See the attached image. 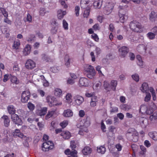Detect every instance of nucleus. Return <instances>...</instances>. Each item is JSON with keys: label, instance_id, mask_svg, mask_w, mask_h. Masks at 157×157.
Here are the masks:
<instances>
[{"label": "nucleus", "instance_id": "11", "mask_svg": "<svg viewBox=\"0 0 157 157\" xmlns=\"http://www.w3.org/2000/svg\"><path fill=\"white\" fill-rule=\"evenodd\" d=\"M153 109H140V112L143 114H152L154 113Z\"/></svg>", "mask_w": 157, "mask_h": 157}, {"label": "nucleus", "instance_id": "9", "mask_svg": "<svg viewBox=\"0 0 157 157\" xmlns=\"http://www.w3.org/2000/svg\"><path fill=\"white\" fill-rule=\"evenodd\" d=\"M25 66L26 68L32 69L35 67V64L33 61L29 59L25 63Z\"/></svg>", "mask_w": 157, "mask_h": 157}, {"label": "nucleus", "instance_id": "36", "mask_svg": "<svg viewBox=\"0 0 157 157\" xmlns=\"http://www.w3.org/2000/svg\"><path fill=\"white\" fill-rule=\"evenodd\" d=\"M62 91L59 89H56L55 91L54 94L55 95L57 96H59L62 94Z\"/></svg>", "mask_w": 157, "mask_h": 157}, {"label": "nucleus", "instance_id": "44", "mask_svg": "<svg viewBox=\"0 0 157 157\" xmlns=\"http://www.w3.org/2000/svg\"><path fill=\"white\" fill-rule=\"evenodd\" d=\"M54 113V112L53 111L48 112L45 117L46 119H48L50 118L53 115Z\"/></svg>", "mask_w": 157, "mask_h": 157}, {"label": "nucleus", "instance_id": "5", "mask_svg": "<svg viewBox=\"0 0 157 157\" xmlns=\"http://www.w3.org/2000/svg\"><path fill=\"white\" fill-rule=\"evenodd\" d=\"M30 93L29 91L28 90L24 91L21 94V101L22 102H26L29 99Z\"/></svg>", "mask_w": 157, "mask_h": 157}, {"label": "nucleus", "instance_id": "39", "mask_svg": "<svg viewBox=\"0 0 157 157\" xmlns=\"http://www.w3.org/2000/svg\"><path fill=\"white\" fill-rule=\"evenodd\" d=\"M95 72L92 71V72H90V73H88L86 74L87 77L90 78L92 79L93 78L94 76L95 75Z\"/></svg>", "mask_w": 157, "mask_h": 157}, {"label": "nucleus", "instance_id": "48", "mask_svg": "<svg viewBox=\"0 0 157 157\" xmlns=\"http://www.w3.org/2000/svg\"><path fill=\"white\" fill-rule=\"evenodd\" d=\"M79 10L80 8L79 6H76L75 9V15L77 17H78L79 15Z\"/></svg>", "mask_w": 157, "mask_h": 157}, {"label": "nucleus", "instance_id": "38", "mask_svg": "<svg viewBox=\"0 0 157 157\" xmlns=\"http://www.w3.org/2000/svg\"><path fill=\"white\" fill-rule=\"evenodd\" d=\"M140 148L141 150V151L140 152V154L141 155H144L146 152V149L145 147L143 145H141L140 146Z\"/></svg>", "mask_w": 157, "mask_h": 157}, {"label": "nucleus", "instance_id": "13", "mask_svg": "<svg viewBox=\"0 0 157 157\" xmlns=\"http://www.w3.org/2000/svg\"><path fill=\"white\" fill-rule=\"evenodd\" d=\"M138 138L139 133L137 132L128 138L130 140L133 142H137L138 140Z\"/></svg>", "mask_w": 157, "mask_h": 157}, {"label": "nucleus", "instance_id": "8", "mask_svg": "<svg viewBox=\"0 0 157 157\" xmlns=\"http://www.w3.org/2000/svg\"><path fill=\"white\" fill-rule=\"evenodd\" d=\"M119 52L121 55L124 57L129 52V50L127 47L123 46L119 49Z\"/></svg>", "mask_w": 157, "mask_h": 157}, {"label": "nucleus", "instance_id": "16", "mask_svg": "<svg viewBox=\"0 0 157 157\" xmlns=\"http://www.w3.org/2000/svg\"><path fill=\"white\" fill-rule=\"evenodd\" d=\"M136 132H137V131L134 128H130L127 131L126 134V136L128 138L131 136L133 135Z\"/></svg>", "mask_w": 157, "mask_h": 157}, {"label": "nucleus", "instance_id": "30", "mask_svg": "<svg viewBox=\"0 0 157 157\" xmlns=\"http://www.w3.org/2000/svg\"><path fill=\"white\" fill-rule=\"evenodd\" d=\"M97 151L98 153L103 154L106 151V148L104 146H101L99 147H97Z\"/></svg>", "mask_w": 157, "mask_h": 157}, {"label": "nucleus", "instance_id": "56", "mask_svg": "<svg viewBox=\"0 0 157 157\" xmlns=\"http://www.w3.org/2000/svg\"><path fill=\"white\" fill-rule=\"evenodd\" d=\"M42 59L43 60L46 62H48L50 60L49 58H48L45 54L42 55Z\"/></svg>", "mask_w": 157, "mask_h": 157}, {"label": "nucleus", "instance_id": "40", "mask_svg": "<svg viewBox=\"0 0 157 157\" xmlns=\"http://www.w3.org/2000/svg\"><path fill=\"white\" fill-rule=\"evenodd\" d=\"M137 122L138 124H140V123L141 121H146L147 119L143 117H139L137 120Z\"/></svg>", "mask_w": 157, "mask_h": 157}, {"label": "nucleus", "instance_id": "34", "mask_svg": "<svg viewBox=\"0 0 157 157\" xmlns=\"http://www.w3.org/2000/svg\"><path fill=\"white\" fill-rule=\"evenodd\" d=\"M0 13H2L5 17H7L8 16L7 12L4 8H0Z\"/></svg>", "mask_w": 157, "mask_h": 157}, {"label": "nucleus", "instance_id": "26", "mask_svg": "<svg viewBox=\"0 0 157 157\" xmlns=\"http://www.w3.org/2000/svg\"><path fill=\"white\" fill-rule=\"evenodd\" d=\"M30 45L27 44L24 49V51H23L24 55L26 56L29 54L30 52Z\"/></svg>", "mask_w": 157, "mask_h": 157}, {"label": "nucleus", "instance_id": "18", "mask_svg": "<svg viewBox=\"0 0 157 157\" xmlns=\"http://www.w3.org/2000/svg\"><path fill=\"white\" fill-rule=\"evenodd\" d=\"M148 135L150 137L154 140H157V132L153 131L149 132Z\"/></svg>", "mask_w": 157, "mask_h": 157}, {"label": "nucleus", "instance_id": "46", "mask_svg": "<svg viewBox=\"0 0 157 157\" xmlns=\"http://www.w3.org/2000/svg\"><path fill=\"white\" fill-rule=\"evenodd\" d=\"M101 130H102V131L103 132H106V126L105 124H104V123H103V121H102L101 123Z\"/></svg>", "mask_w": 157, "mask_h": 157}, {"label": "nucleus", "instance_id": "6", "mask_svg": "<svg viewBox=\"0 0 157 157\" xmlns=\"http://www.w3.org/2000/svg\"><path fill=\"white\" fill-rule=\"evenodd\" d=\"M11 118L12 121L15 124H17L18 126L21 125L22 124L23 122L17 115H11Z\"/></svg>", "mask_w": 157, "mask_h": 157}, {"label": "nucleus", "instance_id": "28", "mask_svg": "<svg viewBox=\"0 0 157 157\" xmlns=\"http://www.w3.org/2000/svg\"><path fill=\"white\" fill-rule=\"evenodd\" d=\"M150 19L151 21H154L157 17V14L153 11L151 12L150 14Z\"/></svg>", "mask_w": 157, "mask_h": 157}, {"label": "nucleus", "instance_id": "2", "mask_svg": "<svg viewBox=\"0 0 157 157\" xmlns=\"http://www.w3.org/2000/svg\"><path fill=\"white\" fill-rule=\"evenodd\" d=\"M130 28L133 31L136 32H140V29L142 28L141 24L136 21H131L129 24Z\"/></svg>", "mask_w": 157, "mask_h": 157}, {"label": "nucleus", "instance_id": "4", "mask_svg": "<svg viewBox=\"0 0 157 157\" xmlns=\"http://www.w3.org/2000/svg\"><path fill=\"white\" fill-rule=\"evenodd\" d=\"M47 101L49 103L50 107L55 106H58L61 105L62 104L61 102L57 103L56 100V98L50 96H48L46 98Z\"/></svg>", "mask_w": 157, "mask_h": 157}, {"label": "nucleus", "instance_id": "33", "mask_svg": "<svg viewBox=\"0 0 157 157\" xmlns=\"http://www.w3.org/2000/svg\"><path fill=\"white\" fill-rule=\"evenodd\" d=\"M111 86H112V89L115 91L116 90V87L117 85V81L116 80H112L111 82Z\"/></svg>", "mask_w": 157, "mask_h": 157}, {"label": "nucleus", "instance_id": "55", "mask_svg": "<svg viewBox=\"0 0 157 157\" xmlns=\"http://www.w3.org/2000/svg\"><path fill=\"white\" fill-rule=\"evenodd\" d=\"M68 24L65 20H63V26L65 29H68Z\"/></svg>", "mask_w": 157, "mask_h": 157}, {"label": "nucleus", "instance_id": "60", "mask_svg": "<svg viewBox=\"0 0 157 157\" xmlns=\"http://www.w3.org/2000/svg\"><path fill=\"white\" fill-rule=\"evenodd\" d=\"M93 39L96 41H98V40L99 38L97 35L96 34H94L91 35Z\"/></svg>", "mask_w": 157, "mask_h": 157}, {"label": "nucleus", "instance_id": "50", "mask_svg": "<svg viewBox=\"0 0 157 157\" xmlns=\"http://www.w3.org/2000/svg\"><path fill=\"white\" fill-rule=\"evenodd\" d=\"M94 6H96L98 8H100L101 6V4L100 3L99 1H95L94 3Z\"/></svg>", "mask_w": 157, "mask_h": 157}, {"label": "nucleus", "instance_id": "62", "mask_svg": "<svg viewBox=\"0 0 157 157\" xmlns=\"http://www.w3.org/2000/svg\"><path fill=\"white\" fill-rule=\"evenodd\" d=\"M93 28L95 30H99L100 29L99 25L98 24H95L93 26Z\"/></svg>", "mask_w": 157, "mask_h": 157}, {"label": "nucleus", "instance_id": "19", "mask_svg": "<svg viewBox=\"0 0 157 157\" xmlns=\"http://www.w3.org/2000/svg\"><path fill=\"white\" fill-rule=\"evenodd\" d=\"M60 135L62 136L63 138L65 139H69L71 136L70 132L69 131H65L62 132Z\"/></svg>", "mask_w": 157, "mask_h": 157}, {"label": "nucleus", "instance_id": "12", "mask_svg": "<svg viewBox=\"0 0 157 157\" xmlns=\"http://www.w3.org/2000/svg\"><path fill=\"white\" fill-rule=\"evenodd\" d=\"M89 3L88 1L82 0L80 2V6L82 9H86L88 7L91 8V6L88 5Z\"/></svg>", "mask_w": 157, "mask_h": 157}, {"label": "nucleus", "instance_id": "41", "mask_svg": "<svg viewBox=\"0 0 157 157\" xmlns=\"http://www.w3.org/2000/svg\"><path fill=\"white\" fill-rule=\"evenodd\" d=\"M132 78L136 82H138L139 81V77L137 74H135L132 75Z\"/></svg>", "mask_w": 157, "mask_h": 157}, {"label": "nucleus", "instance_id": "61", "mask_svg": "<svg viewBox=\"0 0 157 157\" xmlns=\"http://www.w3.org/2000/svg\"><path fill=\"white\" fill-rule=\"evenodd\" d=\"M144 145L147 147H149L151 146V144L150 142L147 140H146L144 141Z\"/></svg>", "mask_w": 157, "mask_h": 157}, {"label": "nucleus", "instance_id": "37", "mask_svg": "<svg viewBox=\"0 0 157 157\" xmlns=\"http://www.w3.org/2000/svg\"><path fill=\"white\" fill-rule=\"evenodd\" d=\"M68 122L67 121L65 120L63 121L60 124V125L62 128H64L68 125Z\"/></svg>", "mask_w": 157, "mask_h": 157}, {"label": "nucleus", "instance_id": "23", "mask_svg": "<svg viewBox=\"0 0 157 157\" xmlns=\"http://www.w3.org/2000/svg\"><path fill=\"white\" fill-rule=\"evenodd\" d=\"M73 114L72 111L70 109H68L64 111L63 115L65 117H69L72 116L73 115Z\"/></svg>", "mask_w": 157, "mask_h": 157}, {"label": "nucleus", "instance_id": "43", "mask_svg": "<svg viewBox=\"0 0 157 157\" xmlns=\"http://www.w3.org/2000/svg\"><path fill=\"white\" fill-rule=\"evenodd\" d=\"M70 146L72 150H75L74 149L76 148V146L75 144V142L74 141L72 140L70 142Z\"/></svg>", "mask_w": 157, "mask_h": 157}, {"label": "nucleus", "instance_id": "63", "mask_svg": "<svg viewBox=\"0 0 157 157\" xmlns=\"http://www.w3.org/2000/svg\"><path fill=\"white\" fill-rule=\"evenodd\" d=\"M85 115L84 111L83 110H80L79 111V116L80 117H83Z\"/></svg>", "mask_w": 157, "mask_h": 157}, {"label": "nucleus", "instance_id": "22", "mask_svg": "<svg viewBox=\"0 0 157 157\" xmlns=\"http://www.w3.org/2000/svg\"><path fill=\"white\" fill-rule=\"evenodd\" d=\"M148 84L146 82L144 83L140 88V90L143 93H147V91L148 90Z\"/></svg>", "mask_w": 157, "mask_h": 157}, {"label": "nucleus", "instance_id": "10", "mask_svg": "<svg viewBox=\"0 0 157 157\" xmlns=\"http://www.w3.org/2000/svg\"><path fill=\"white\" fill-rule=\"evenodd\" d=\"M64 153L67 155H71L72 157H77V152L75 150L71 151L69 149H67L64 151Z\"/></svg>", "mask_w": 157, "mask_h": 157}, {"label": "nucleus", "instance_id": "27", "mask_svg": "<svg viewBox=\"0 0 157 157\" xmlns=\"http://www.w3.org/2000/svg\"><path fill=\"white\" fill-rule=\"evenodd\" d=\"M105 10V12L106 14H108L109 13L112 11L113 9L112 6L109 4L108 5H106L104 8Z\"/></svg>", "mask_w": 157, "mask_h": 157}, {"label": "nucleus", "instance_id": "25", "mask_svg": "<svg viewBox=\"0 0 157 157\" xmlns=\"http://www.w3.org/2000/svg\"><path fill=\"white\" fill-rule=\"evenodd\" d=\"M57 17L59 19H61L66 14V12L65 11H63L61 10H58L57 12Z\"/></svg>", "mask_w": 157, "mask_h": 157}, {"label": "nucleus", "instance_id": "51", "mask_svg": "<svg viewBox=\"0 0 157 157\" xmlns=\"http://www.w3.org/2000/svg\"><path fill=\"white\" fill-rule=\"evenodd\" d=\"M59 2L60 3L61 6L63 7L64 8L66 9L67 7V6L65 3V1L59 0Z\"/></svg>", "mask_w": 157, "mask_h": 157}, {"label": "nucleus", "instance_id": "35", "mask_svg": "<svg viewBox=\"0 0 157 157\" xmlns=\"http://www.w3.org/2000/svg\"><path fill=\"white\" fill-rule=\"evenodd\" d=\"M86 71L87 73H90L92 71L95 72V70L93 67L91 65H89L88 67L86 69Z\"/></svg>", "mask_w": 157, "mask_h": 157}, {"label": "nucleus", "instance_id": "31", "mask_svg": "<svg viewBox=\"0 0 157 157\" xmlns=\"http://www.w3.org/2000/svg\"><path fill=\"white\" fill-rule=\"evenodd\" d=\"M90 8L88 7V8L85 9L83 14V17H87L89 15L90 12Z\"/></svg>", "mask_w": 157, "mask_h": 157}, {"label": "nucleus", "instance_id": "15", "mask_svg": "<svg viewBox=\"0 0 157 157\" xmlns=\"http://www.w3.org/2000/svg\"><path fill=\"white\" fill-rule=\"evenodd\" d=\"M79 83L81 86H86L88 85L87 79L84 78H81L79 80Z\"/></svg>", "mask_w": 157, "mask_h": 157}, {"label": "nucleus", "instance_id": "59", "mask_svg": "<svg viewBox=\"0 0 157 157\" xmlns=\"http://www.w3.org/2000/svg\"><path fill=\"white\" fill-rule=\"evenodd\" d=\"M101 83L100 82H98L95 85H94L93 88L94 89H97L98 87L101 86Z\"/></svg>", "mask_w": 157, "mask_h": 157}, {"label": "nucleus", "instance_id": "14", "mask_svg": "<svg viewBox=\"0 0 157 157\" xmlns=\"http://www.w3.org/2000/svg\"><path fill=\"white\" fill-rule=\"evenodd\" d=\"M1 118L4 121V125L6 127H8L10 124V120L8 116L6 115L3 116Z\"/></svg>", "mask_w": 157, "mask_h": 157}, {"label": "nucleus", "instance_id": "21", "mask_svg": "<svg viewBox=\"0 0 157 157\" xmlns=\"http://www.w3.org/2000/svg\"><path fill=\"white\" fill-rule=\"evenodd\" d=\"M13 135L14 136H18L22 138L24 136L23 134L21 132L20 130L19 129H16L13 132Z\"/></svg>", "mask_w": 157, "mask_h": 157}, {"label": "nucleus", "instance_id": "24", "mask_svg": "<svg viewBox=\"0 0 157 157\" xmlns=\"http://www.w3.org/2000/svg\"><path fill=\"white\" fill-rule=\"evenodd\" d=\"M131 147L133 152L132 156L135 157V152L137 151L139 149V146L136 144H133L131 145Z\"/></svg>", "mask_w": 157, "mask_h": 157}, {"label": "nucleus", "instance_id": "29", "mask_svg": "<svg viewBox=\"0 0 157 157\" xmlns=\"http://www.w3.org/2000/svg\"><path fill=\"white\" fill-rule=\"evenodd\" d=\"M149 119L151 121H154L157 119V112H155L149 117Z\"/></svg>", "mask_w": 157, "mask_h": 157}, {"label": "nucleus", "instance_id": "58", "mask_svg": "<svg viewBox=\"0 0 157 157\" xmlns=\"http://www.w3.org/2000/svg\"><path fill=\"white\" fill-rule=\"evenodd\" d=\"M115 147L118 151H120L122 150V146L120 144H116L115 145Z\"/></svg>", "mask_w": 157, "mask_h": 157}, {"label": "nucleus", "instance_id": "32", "mask_svg": "<svg viewBox=\"0 0 157 157\" xmlns=\"http://www.w3.org/2000/svg\"><path fill=\"white\" fill-rule=\"evenodd\" d=\"M11 81L13 83L17 84L19 83V81L17 78L15 76H12L10 78Z\"/></svg>", "mask_w": 157, "mask_h": 157}, {"label": "nucleus", "instance_id": "45", "mask_svg": "<svg viewBox=\"0 0 157 157\" xmlns=\"http://www.w3.org/2000/svg\"><path fill=\"white\" fill-rule=\"evenodd\" d=\"M71 95L70 94H67L66 96V99L67 101V102H69L71 101Z\"/></svg>", "mask_w": 157, "mask_h": 157}, {"label": "nucleus", "instance_id": "54", "mask_svg": "<svg viewBox=\"0 0 157 157\" xmlns=\"http://www.w3.org/2000/svg\"><path fill=\"white\" fill-rule=\"evenodd\" d=\"M75 83V80L70 78H68L67 81V84L70 85H72Z\"/></svg>", "mask_w": 157, "mask_h": 157}, {"label": "nucleus", "instance_id": "52", "mask_svg": "<svg viewBox=\"0 0 157 157\" xmlns=\"http://www.w3.org/2000/svg\"><path fill=\"white\" fill-rule=\"evenodd\" d=\"M103 86L105 89L106 90H107L110 87L109 83L106 81H104Z\"/></svg>", "mask_w": 157, "mask_h": 157}, {"label": "nucleus", "instance_id": "3", "mask_svg": "<svg viewBox=\"0 0 157 157\" xmlns=\"http://www.w3.org/2000/svg\"><path fill=\"white\" fill-rule=\"evenodd\" d=\"M53 142L50 141H48L44 142L42 144V149L44 151H47L53 149L54 147Z\"/></svg>", "mask_w": 157, "mask_h": 157}, {"label": "nucleus", "instance_id": "64", "mask_svg": "<svg viewBox=\"0 0 157 157\" xmlns=\"http://www.w3.org/2000/svg\"><path fill=\"white\" fill-rule=\"evenodd\" d=\"M20 45V43L19 42H18L17 41H15L14 42L13 45V47L14 48L17 49L18 48V47Z\"/></svg>", "mask_w": 157, "mask_h": 157}, {"label": "nucleus", "instance_id": "42", "mask_svg": "<svg viewBox=\"0 0 157 157\" xmlns=\"http://www.w3.org/2000/svg\"><path fill=\"white\" fill-rule=\"evenodd\" d=\"M146 93V95L145 98L144 100L146 101H149L151 99V95L149 93Z\"/></svg>", "mask_w": 157, "mask_h": 157}, {"label": "nucleus", "instance_id": "53", "mask_svg": "<svg viewBox=\"0 0 157 157\" xmlns=\"http://www.w3.org/2000/svg\"><path fill=\"white\" fill-rule=\"evenodd\" d=\"M147 123V120L146 121H141L140 123V124L141 125V127L143 128H145Z\"/></svg>", "mask_w": 157, "mask_h": 157}, {"label": "nucleus", "instance_id": "49", "mask_svg": "<svg viewBox=\"0 0 157 157\" xmlns=\"http://www.w3.org/2000/svg\"><path fill=\"white\" fill-rule=\"evenodd\" d=\"M8 112L9 113L13 115H17L15 114L16 110L15 109H8Z\"/></svg>", "mask_w": 157, "mask_h": 157}, {"label": "nucleus", "instance_id": "17", "mask_svg": "<svg viewBox=\"0 0 157 157\" xmlns=\"http://www.w3.org/2000/svg\"><path fill=\"white\" fill-rule=\"evenodd\" d=\"M91 151V148L88 146L85 147L82 150V152L84 155H87L90 154Z\"/></svg>", "mask_w": 157, "mask_h": 157}, {"label": "nucleus", "instance_id": "47", "mask_svg": "<svg viewBox=\"0 0 157 157\" xmlns=\"http://www.w3.org/2000/svg\"><path fill=\"white\" fill-rule=\"evenodd\" d=\"M155 34L151 32H149L147 34V36L150 39H154L155 37Z\"/></svg>", "mask_w": 157, "mask_h": 157}, {"label": "nucleus", "instance_id": "1", "mask_svg": "<svg viewBox=\"0 0 157 157\" xmlns=\"http://www.w3.org/2000/svg\"><path fill=\"white\" fill-rule=\"evenodd\" d=\"M120 10L119 11L118 15L120 17V21L122 23H124L125 21L127 20L128 18V17L126 15V10L124 8H123V6H119V7Z\"/></svg>", "mask_w": 157, "mask_h": 157}, {"label": "nucleus", "instance_id": "20", "mask_svg": "<svg viewBox=\"0 0 157 157\" xmlns=\"http://www.w3.org/2000/svg\"><path fill=\"white\" fill-rule=\"evenodd\" d=\"M47 109H37L36 113L38 115L42 116L44 115L47 113Z\"/></svg>", "mask_w": 157, "mask_h": 157}, {"label": "nucleus", "instance_id": "57", "mask_svg": "<svg viewBox=\"0 0 157 157\" xmlns=\"http://www.w3.org/2000/svg\"><path fill=\"white\" fill-rule=\"evenodd\" d=\"M94 95V93L93 92L89 93L88 92H86L85 93V96L87 97H92Z\"/></svg>", "mask_w": 157, "mask_h": 157}, {"label": "nucleus", "instance_id": "7", "mask_svg": "<svg viewBox=\"0 0 157 157\" xmlns=\"http://www.w3.org/2000/svg\"><path fill=\"white\" fill-rule=\"evenodd\" d=\"M74 99H75V104L77 105H80L84 101V99L83 97L79 95L75 96L74 97Z\"/></svg>", "mask_w": 157, "mask_h": 157}]
</instances>
